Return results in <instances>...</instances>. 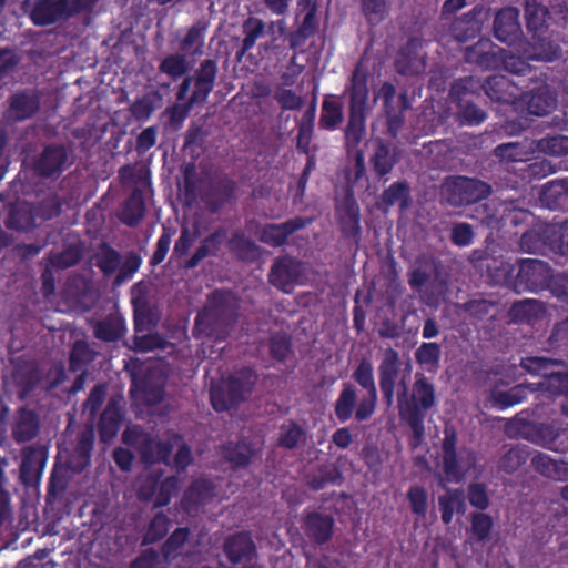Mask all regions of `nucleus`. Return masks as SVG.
I'll return each mask as SVG.
<instances>
[{"label":"nucleus","instance_id":"nucleus-1","mask_svg":"<svg viewBox=\"0 0 568 568\" xmlns=\"http://www.w3.org/2000/svg\"><path fill=\"white\" fill-rule=\"evenodd\" d=\"M369 74L362 63H357L345 85L344 95L348 97L347 122L344 128V144L347 152L356 150L355 169L359 179L365 170L364 153L357 150L366 133V119L369 101Z\"/></svg>","mask_w":568,"mask_h":568},{"label":"nucleus","instance_id":"nucleus-2","mask_svg":"<svg viewBox=\"0 0 568 568\" xmlns=\"http://www.w3.org/2000/svg\"><path fill=\"white\" fill-rule=\"evenodd\" d=\"M397 404L400 418L419 439L425 432L427 413L436 406L435 385L423 373H416L410 392L404 386L397 395Z\"/></svg>","mask_w":568,"mask_h":568},{"label":"nucleus","instance_id":"nucleus-3","mask_svg":"<svg viewBox=\"0 0 568 568\" xmlns=\"http://www.w3.org/2000/svg\"><path fill=\"white\" fill-rule=\"evenodd\" d=\"M516 265L509 262H500L493 274L494 281L511 288L516 293L538 292L544 290L550 278V266L538 258H519Z\"/></svg>","mask_w":568,"mask_h":568},{"label":"nucleus","instance_id":"nucleus-4","mask_svg":"<svg viewBox=\"0 0 568 568\" xmlns=\"http://www.w3.org/2000/svg\"><path fill=\"white\" fill-rule=\"evenodd\" d=\"M256 371L248 366L235 369L210 390V400L216 412H227L239 407L252 395L257 384Z\"/></svg>","mask_w":568,"mask_h":568},{"label":"nucleus","instance_id":"nucleus-5","mask_svg":"<svg viewBox=\"0 0 568 568\" xmlns=\"http://www.w3.org/2000/svg\"><path fill=\"white\" fill-rule=\"evenodd\" d=\"M376 404L366 396L359 399L356 386L351 382H345L342 384L333 407L339 424H345L352 418L357 423H363L374 415Z\"/></svg>","mask_w":568,"mask_h":568},{"label":"nucleus","instance_id":"nucleus-6","mask_svg":"<svg viewBox=\"0 0 568 568\" xmlns=\"http://www.w3.org/2000/svg\"><path fill=\"white\" fill-rule=\"evenodd\" d=\"M335 217L342 236L358 244L362 235L361 209L351 186L335 202Z\"/></svg>","mask_w":568,"mask_h":568},{"label":"nucleus","instance_id":"nucleus-7","mask_svg":"<svg viewBox=\"0 0 568 568\" xmlns=\"http://www.w3.org/2000/svg\"><path fill=\"white\" fill-rule=\"evenodd\" d=\"M233 320L225 315V307L215 303L199 312L194 320L193 335L195 337L220 338L227 333Z\"/></svg>","mask_w":568,"mask_h":568},{"label":"nucleus","instance_id":"nucleus-8","mask_svg":"<svg viewBox=\"0 0 568 568\" xmlns=\"http://www.w3.org/2000/svg\"><path fill=\"white\" fill-rule=\"evenodd\" d=\"M448 202L455 206L477 203L491 193V186L476 178L456 176L447 186Z\"/></svg>","mask_w":568,"mask_h":568},{"label":"nucleus","instance_id":"nucleus-9","mask_svg":"<svg viewBox=\"0 0 568 568\" xmlns=\"http://www.w3.org/2000/svg\"><path fill=\"white\" fill-rule=\"evenodd\" d=\"M304 271V263L301 260L291 255L280 256L274 260L271 266L268 282L275 288L284 293H291L300 282Z\"/></svg>","mask_w":568,"mask_h":568},{"label":"nucleus","instance_id":"nucleus-10","mask_svg":"<svg viewBox=\"0 0 568 568\" xmlns=\"http://www.w3.org/2000/svg\"><path fill=\"white\" fill-rule=\"evenodd\" d=\"M237 189L236 181L226 174L212 179L202 195L205 209L211 214H217L236 200Z\"/></svg>","mask_w":568,"mask_h":568},{"label":"nucleus","instance_id":"nucleus-11","mask_svg":"<svg viewBox=\"0 0 568 568\" xmlns=\"http://www.w3.org/2000/svg\"><path fill=\"white\" fill-rule=\"evenodd\" d=\"M458 436L453 426H445L444 438L442 440V469L448 481L459 483L466 473L463 466L462 452L457 448Z\"/></svg>","mask_w":568,"mask_h":568},{"label":"nucleus","instance_id":"nucleus-12","mask_svg":"<svg viewBox=\"0 0 568 568\" xmlns=\"http://www.w3.org/2000/svg\"><path fill=\"white\" fill-rule=\"evenodd\" d=\"M335 520L331 514L306 508L301 518V528L307 539L323 546L331 541L334 535Z\"/></svg>","mask_w":568,"mask_h":568},{"label":"nucleus","instance_id":"nucleus-13","mask_svg":"<svg viewBox=\"0 0 568 568\" xmlns=\"http://www.w3.org/2000/svg\"><path fill=\"white\" fill-rule=\"evenodd\" d=\"M399 354L393 347L385 349L383 358L377 368L378 384L383 402L387 407L394 404L395 387L400 374Z\"/></svg>","mask_w":568,"mask_h":568},{"label":"nucleus","instance_id":"nucleus-14","mask_svg":"<svg viewBox=\"0 0 568 568\" xmlns=\"http://www.w3.org/2000/svg\"><path fill=\"white\" fill-rule=\"evenodd\" d=\"M69 154L62 144H48L33 161L34 173L42 179H58L67 168Z\"/></svg>","mask_w":568,"mask_h":568},{"label":"nucleus","instance_id":"nucleus-15","mask_svg":"<svg viewBox=\"0 0 568 568\" xmlns=\"http://www.w3.org/2000/svg\"><path fill=\"white\" fill-rule=\"evenodd\" d=\"M519 200L501 202L494 214H487L483 222L490 229L501 230L527 224L534 217L531 212L519 206Z\"/></svg>","mask_w":568,"mask_h":568},{"label":"nucleus","instance_id":"nucleus-16","mask_svg":"<svg viewBox=\"0 0 568 568\" xmlns=\"http://www.w3.org/2000/svg\"><path fill=\"white\" fill-rule=\"evenodd\" d=\"M311 222V219L294 216L282 223H266L261 230L260 241L275 248L284 246L291 235L305 229Z\"/></svg>","mask_w":568,"mask_h":568},{"label":"nucleus","instance_id":"nucleus-17","mask_svg":"<svg viewBox=\"0 0 568 568\" xmlns=\"http://www.w3.org/2000/svg\"><path fill=\"white\" fill-rule=\"evenodd\" d=\"M501 53H505V50L490 39L480 38L475 44L465 49L464 59L467 63L483 70H495L501 65Z\"/></svg>","mask_w":568,"mask_h":568},{"label":"nucleus","instance_id":"nucleus-18","mask_svg":"<svg viewBox=\"0 0 568 568\" xmlns=\"http://www.w3.org/2000/svg\"><path fill=\"white\" fill-rule=\"evenodd\" d=\"M483 92L494 102L516 104L523 90L505 75L495 74L481 82Z\"/></svg>","mask_w":568,"mask_h":568},{"label":"nucleus","instance_id":"nucleus-19","mask_svg":"<svg viewBox=\"0 0 568 568\" xmlns=\"http://www.w3.org/2000/svg\"><path fill=\"white\" fill-rule=\"evenodd\" d=\"M215 489V485L210 479L193 480L183 494L182 508L189 515L197 514L202 507L213 501L216 495Z\"/></svg>","mask_w":568,"mask_h":568},{"label":"nucleus","instance_id":"nucleus-20","mask_svg":"<svg viewBox=\"0 0 568 568\" xmlns=\"http://www.w3.org/2000/svg\"><path fill=\"white\" fill-rule=\"evenodd\" d=\"M40 105L41 97L36 90H21L9 98L7 116L10 120L21 122L36 115Z\"/></svg>","mask_w":568,"mask_h":568},{"label":"nucleus","instance_id":"nucleus-21","mask_svg":"<svg viewBox=\"0 0 568 568\" xmlns=\"http://www.w3.org/2000/svg\"><path fill=\"white\" fill-rule=\"evenodd\" d=\"M494 34L504 43L514 44L523 34L519 10L514 7L500 9L494 20Z\"/></svg>","mask_w":568,"mask_h":568},{"label":"nucleus","instance_id":"nucleus-22","mask_svg":"<svg viewBox=\"0 0 568 568\" xmlns=\"http://www.w3.org/2000/svg\"><path fill=\"white\" fill-rule=\"evenodd\" d=\"M223 551L231 564L237 565L251 561L256 554V547L247 531H239L225 538Z\"/></svg>","mask_w":568,"mask_h":568},{"label":"nucleus","instance_id":"nucleus-23","mask_svg":"<svg viewBox=\"0 0 568 568\" xmlns=\"http://www.w3.org/2000/svg\"><path fill=\"white\" fill-rule=\"evenodd\" d=\"M123 419L124 408L121 405V400L111 397L100 415L98 423V432L101 442L109 443L113 439L118 435Z\"/></svg>","mask_w":568,"mask_h":568},{"label":"nucleus","instance_id":"nucleus-24","mask_svg":"<svg viewBox=\"0 0 568 568\" xmlns=\"http://www.w3.org/2000/svg\"><path fill=\"white\" fill-rule=\"evenodd\" d=\"M68 0H37L30 13L36 26H50L58 21L68 20Z\"/></svg>","mask_w":568,"mask_h":568},{"label":"nucleus","instance_id":"nucleus-25","mask_svg":"<svg viewBox=\"0 0 568 568\" xmlns=\"http://www.w3.org/2000/svg\"><path fill=\"white\" fill-rule=\"evenodd\" d=\"M398 162L395 148L390 142L376 139L373 143V153L369 156V164L378 179L389 174Z\"/></svg>","mask_w":568,"mask_h":568},{"label":"nucleus","instance_id":"nucleus-26","mask_svg":"<svg viewBox=\"0 0 568 568\" xmlns=\"http://www.w3.org/2000/svg\"><path fill=\"white\" fill-rule=\"evenodd\" d=\"M413 203L410 186L406 181H396L386 187L377 202V207L384 213L397 205L400 212H405Z\"/></svg>","mask_w":568,"mask_h":568},{"label":"nucleus","instance_id":"nucleus-27","mask_svg":"<svg viewBox=\"0 0 568 568\" xmlns=\"http://www.w3.org/2000/svg\"><path fill=\"white\" fill-rule=\"evenodd\" d=\"M221 455L233 470H237L251 465L256 449L252 443L246 440L229 442L221 447Z\"/></svg>","mask_w":568,"mask_h":568},{"label":"nucleus","instance_id":"nucleus-28","mask_svg":"<svg viewBox=\"0 0 568 568\" xmlns=\"http://www.w3.org/2000/svg\"><path fill=\"white\" fill-rule=\"evenodd\" d=\"M40 428L39 416L36 412L22 407L18 409L11 432L13 439L19 443H27L37 437Z\"/></svg>","mask_w":568,"mask_h":568},{"label":"nucleus","instance_id":"nucleus-29","mask_svg":"<svg viewBox=\"0 0 568 568\" xmlns=\"http://www.w3.org/2000/svg\"><path fill=\"white\" fill-rule=\"evenodd\" d=\"M539 444L552 452L568 454V424L557 427L554 424H540L536 428Z\"/></svg>","mask_w":568,"mask_h":568},{"label":"nucleus","instance_id":"nucleus-30","mask_svg":"<svg viewBox=\"0 0 568 568\" xmlns=\"http://www.w3.org/2000/svg\"><path fill=\"white\" fill-rule=\"evenodd\" d=\"M525 18L527 29L534 33L532 38L541 42L540 47H545L542 34L548 28L547 20L550 18L548 8L538 0H525Z\"/></svg>","mask_w":568,"mask_h":568},{"label":"nucleus","instance_id":"nucleus-31","mask_svg":"<svg viewBox=\"0 0 568 568\" xmlns=\"http://www.w3.org/2000/svg\"><path fill=\"white\" fill-rule=\"evenodd\" d=\"M214 84L197 79L193 75H186L176 92L178 101L189 100V105L204 103L214 89Z\"/></svg>","mask_w":568,"mask_h":568},{"label":"nucleus","instance_id":"nucleus-32","mask_svg":"<svg viewBox=\"0 0 568 568\" xmlns=\"http://www.w3.org/2000/svg\"><path fill=\"white\" fill-rule=\"evenodd\" d=\"M94 436L91 432L79 435L75 447L67 459V467L74 474H81L91 462Z\"/></svg>","mask_w":568,"mask_h":568},{"label":"nucleus","instance_id":"nucleus-33","mask_svg":"<svg viewBox=\"0 0 568 568\" xmlns=\"http://www.w3.org/2000/svg\"><path fill=\"white\" fill-rule=\"evenodd\" d=\"M440 519L445 525L453 521L454 514L465 515L467 510L465 491L462 488H449L438 497Z\"/></svg>","mask_w":568,"mask_h":568},{"label":"nucleus","instance_id":"nucleus-34","mask_svg":"<svg viewBox=\"0 0 568 568\" xmlns=\"http://www.w3.org/2000/svg\"><path fill=\"white\" fill-rule=\"evenodd\" d=\"M483 93L480 79L467 75L455 80L450 84L449 99L456 106L479 98Z\"/></svg>","mask_w":568,"mask_h":568},{"label":"nucleus","instance_id":"nucleus-35","mask_svg":"<svg viewBox=\"0 0 568 568\" xmlns=\"http://www.w3.org/2000/svg\"><path fill=\"white\" fill-rule=\"evenodd\" d=\"M145 212L146 206L143 191L135 187L122 204L119 219L123 224L134 227L143 220Z\"/></svg>","mask_w":568,"mask_h":568},{"label":"nucleus","instance_id":"nucleus-36","mask_svg":"<svg viewBox=\"0 0 568 568\" xmlns=\"http://www.w3.org/2000/svg\"><path fill=\"white\" fill-rule=\"evenodd\" d=\"M230 252L237 261L253 263L260 258V246L242 231L232 233L227 241Z\"/></svg>","mask_w":568,"mask_h":568},{"label":"nucleus","instance_id":"nucleus-37","mask_svg":"<svg viewBox=\"0 0 568 568\" xmlns=\"http://www.w3.org/2000/svg\"><path fill=\"white\" fill-rule=\"evenodd\" d=\"M344 121L343 104L338 95L326 94L321 106L318 128L325 131H335Z\"/></svg>","mask_w":568,"mask_h":568},{"label":"nucleus","instance_id":"nucleus-38","mask_svg":"<svg viewBox=\"0 0 568 568\" xmlns=\"http://www.w3.org/2000/svg\"><path fill=\"white\" fill-rule=\"evenodd\" d=\"M45 460L41 453L32 447H26L22 452L20 465V478L24 485H33L39 481Z\"/></svg>","mask_w":568,"mask_h":568},{"label":"nucleus","instance_id":"nucleus-39","mask_svg":"<svg viewBox=\"0 0 568 568\" xmlns=\"http://www.w3.org/2000/svg\"><path fill=\"white\" fill-rule=\"evenodd\" d=\"M225 234L226 231L223 227H219L211 234L205 236L201 241L200 246L196 247L192 256L184 263V267L186 270L195 268L209 255H216L217 251L220 250L223 243Z\"/></svg>","mask_w":568,"mask_h":568},{"label":"nucleus","instance_id":"nucleus-40","mask_svg":"<svg viewBox=\"0 0 568 568\" xmlns=\"http://www.w3.org/2000/svg\"><path fill=\"white\" fill-rule=\"evenodd\" d=\"M519 100L526 103L529 114L537 116L548 114L555 109L557 103L556 97L547 88H539L530 93L523 91Z\"/></svg>","mask_w":568,"mask_h":568},{"label":"nucleus","instance_id":"nucleus-41","mask_svg":"<svg viewBox=\"0 0 568 568\" xmlns=\"http://www.w3.org/2000/svg\"><path fill=\"white\" fill-rule=\"evenodd\" d=\"M125 331L123 317L116 314H109L106 317L98 321L93 326L94 337L108 343L121 339Z\"/></svg>","mask_w":568,"mask_h":568},{"label":"nucleus","instance_id":"nucleus-42","mask_svg":"<svg viewBox=\"0 0 568 568\" xmlns=\"http://www.w3.org/2000/svg\"><path fill=\"white\" fill-rule=\"evenodd\" d=\"M541 390L548 393L549 396H567L568 395V363L560 359V365L550 369L544 379L539 383Z\"/></svg>","mask_w":568,"mask_h":568},{"label":"nucleus","instance_id":"nucleus-43","mask_svg":"<svg viewBox=\"0 0 568 568\" xmlns=\"http://www.w3.org/2000/svg\"><path fill=\"white\" fill-rule=\"evenodd\" d=\"M207 23L201 20L194 22L186 31L185 36L179 43V51L193 58L204 53V42Z\"/></svg>","mask_w":568,"mask_h":568},{"label":"nucleus","instance_id":"nucleus-44","mask_svg":"<svg viewBox=\"0 0 568 568\" xmlns=\"http://www.w3.org/2000/svg\"><path fill=\"white\" fill-rule=\"evenodd\" d=\"M542 313V303L532 298L514 302L508 311V315L513 322L527 324L539 320Z\"/></svg>","mask_w":568,"mask_h":568},{"label":"nucleus","instance_id":"nucleus-45","mask_svg":"<svg viewBox=\"0 0 568 568\" xmlns=\"http://www.w3.org/2000/svg\"><path fill=\"white\" fill-rule=\"evenodd\" d=\"M305 429L294 419H287L278 428L276 445L283 449L293 450L306 442Z\"/></svg>","mask_w":568,"mask_h":568},{"label":"nucleus","instance_id":"nucleus-46","mask_svg":"<svg viewBox=\"0 0 568 568\" xmlns=\"http://www.w3.org/2000/svg\"><path fill=\"white\" fill-rule=\"evenodd\" d=\"M300 4L304 6V9L306 10L305 16L303 17L302 23L300 24L296 34L292 36L290 39V45L291 48H296L300 42L298 38H302L303 40L308 39L312 37L316 29H317V1L316 0H298Z\"/></svg>","mask_w":568,"mask_h":568},{"label":"nucleus","instance_id":"nucleus-47","mask_svg":"<svg viewBox=\"0 0 568 568\" xmlns=\"http://www.w3.org/2000/svg\"><path fill=\"white\" fill-rule=\"evenodd\" d=\"M354 382L366 390V397L377 403V388L374 379L373 364L367 358H362L352 373Z\"/></svg>","mask_w":568,"mask_h":568},{"label":"nucleus","instance_id":"nucleus-48","mask_svg":"<svg viewBox=\"0 0 568 568\" xmlns=\"http://www.w3.org/2000/svg\"><path fill=\"white\" fill-rule=\"evenodd\" d=\"M546 251L568 253V233L565 234V225H540Z\"/></svg>","mask_w":568,"mask_h":568},{"label":"nucleus","instance_id":"nucleus-49","mask_svg":"<svg viewBox=\"0 0 568 568\" xmlns=\"http://www.w3.org/2000/svg\"><path fill=\"white\" fill-rule=\"evenodd\" d=\"M479 32L480 27L474 14H464L450 24V34L459 43L475 39Z\"/></svg>","mask_w":568,"mask_h":568},{"label":"nucleus","instance_id":"nucleus-50","mask_svg":"<svg viewBox=\"0 0 568 568\" xmlns=\"http://www.w3.org/2000/svg\"><path fill=\"white\" fill-rule=\"evenodd\" d=\"M532 468L540 475L554 479L562 480L566 474V465L552 459L545 453H537L531 458Z\"/></svg>","mask_w":568,"mask_h":568},{"label":"nucleus","instance_id":"nucleus-51","mask_svg":"<svg viewBox=\"0 0 568 568\" xmlns=\"http://www.w3.org/2000/svg\"><path fill=\"white\" fill-rule=\"evenodd\" d=\"M245 34L241 49L236 52L237 61H241L247 51H250L265 32V23L263 20L254 17L246 19L242 26Z\"/></svg>","mask_w":568,"mask_h":568},{"label":"nucleus","instance_id":"nucleus-52","mask_svg":"<svg viewBox=\"0 0 568 568\" xmlns=\"http://www.w3.org/2000/svg\"><path fill=\"white\" fill-rule=\"evenodd\" d=\"M560 365V359L549 356H526L520 358L519 366L530 375L541 376L542 379L550 372Z\"/></svg>","mask_w":568,"mask_h":568},{"label":"nucleus","instance_id":"nucleus-53","mask_svg":"<svg viewBox=\"0 0 568 568\" xmlns=\"http://www.w3.org/2000/svg\"><path fill=\"white\" fill-rule=\"evenodd\" d=\"M190 70V62L186 54L181 51L164 57L159 65V71L169 75L172 80H178L185 75Z\"/></svg>","mask_w":568,"mask_h":568},{"label":"nucleus","instance_id":"nucleus-54","mask_svg":"<svg viewBox=\"0 0 568 568\" xmlns=\"http://www.w3.org/2000/svg\"><path fill=\"white\" fill-rule=\"evenodd\" d=\"M343 476L334 465H322L317 471L308 477L307 485L313 490L324 489L327 485H341Z\"/></svg>","mask_w":568,"mask_h":568},{"label":"nucleus","instance_id":"nucleus-55","mask_svg":"<svg viewBox=\"0 0 568 568\" xmlns=\"http://www.w3.org/2000/svg\"><path fill=\"white\" fill-rule=\"evenodd\" d=\"M95 260V265L100 268V271L104 275L110 276L119 268L121 263V255L110 244L103 243L100 245Z\"/></svg>","mask_w":568,"mask_h":568},{"label":"nucleus","instance_id":"nucleus-56","mask_svg":"<svg viewBox=\"0 0 568 568\" xmlns=\"http://www.w3.org/2000/svg\"><path fill=\"white\" fill-rule=\"evenodd\" d=\"M526 395L527 388L523 385H516L508 390H501L497 387L491 390V399L500 409L521 403Z\"/></svg>","mask_w":568,"mask_h":568},{"label":"nucleus","instance_id":"nucleus-57","mask_svg":"<svg viewBox=\"0 0 568 568\" xmlns=\"http://www.w3.org/2000/svg\"><path fill=\"white\" fill-rule=\"evenodd\" d=\"M417 42L410 39L404 48L400 49L398 58L396 59V69L400 74H409L417 72L418 57L416 53Z\"/></svg>","mask_w":568,"mask_h":568},{"label":"nucleus","instance_id":"nucleus-58","mask_svg":"<svg viewBox=\"0 0 568 568\" xmlns=\"http://www.w3.org/2000/svg\"><path fill=\"white\" fill-rule=\"evenodd\" d=\"M529 452L526 446H514L500 457L498 467L507 474H513L527 462Z\"/></svg>","mask_w":568,"mask_h":568},{"label":"nucleus","instance_id":"nucleus-59","mask_svg":"<svg viewBox=\"0 0 568 568\" xmlns=\"http://www.w3.org/2000/svg\"><path fill=\"white\" fill-rule=\"evenodd\" d=\"M442 356V348L438 343L424 342L415 351V359L420 366H428L429 369L437 368Z\"/></svg>","mask_w":568,"mask_h":568},{"label":"nucleus","instance_id":"nucleus-60","mask_svg":"<svg viewBox=\"0 0 568 568\" xmlns=\"http://www.w3.org/2000/svg\"><path fill=\"white\" fill-rule=\"evenodd\" d=\"M83 252L79 245L70 244L61 252L53 254L50 257V263L53 267L65 270L80 263Z\"/></svg>","mask_w":568,"mask_h":568},{"label":"nucleus","instance_id":"nucleus-61","mask_svg":"<svg viewBox=\"0 0 568 568\" xmlns=\"http://www.w3.org/2000/svg\"><path fill=\"white\" fill-rule=\"evenodd\" d=\"M190 537L187 527H179L169 536L162 545V554L165 559L175 558Z\"/></svg>","mask_w":568,"mask_h":568},{"label":"nucleus","instance_id":"nucleus-62","mask_svg":"<svg viewBox=\"0 0 568 568\" xmlns=\"http://www.w3.org/2000/svg\"><path fill=\"white\" fill-rule=\"evenodd\" d=\"M520 251L528 254H545V242L542 239V233L540 230V225L527 230L523 233L519 240Z\"/></svg>","mask_w":568,"mask_h":568},{"label":"nucleus","instance_id":"nucleus-63","mask_svg":"<svg viewBox=\"0 0 568 568\" xmlns=\"http://www.w3.org/2000/svg\"><path fill=\"white\" fill-rule=\"evenodd\" d=\"M170 526L169 517L163 513H156L151 519L144 535V544H155L163 539Z\"/></svg>","mask_w":568,"mask_h":568},{"label":"nucleus","instance_id":"nucleus-64","mask_svg":"<svg viewBox=\"0 0 568 568\" xmlns=\"http://www.w3.org/2000/svg\"><path fill=\"white\" fill-rule=\"evenodd\" d=\"M457 118L463 125H479L487 119V113L480 109L475 100L457 106Z\"/></svg>","mask_w":568,"mask_h":568}]
</instances>
